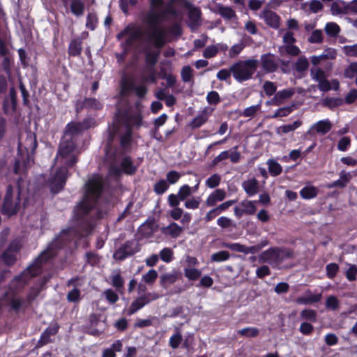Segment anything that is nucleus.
Segmentation results:
<instances>
[{
	"instance_id": "obj_1",
	"label": "nucleus",
	"mask_w": 357,
	"mask_h": 357,
	"mask_svg": "<svg viewBox=\"0 0 357 357\" xmlns=\"http://www.w3.org/2000/svg\"><path fill=\"white\" fill-rule=\"evenodd\" d=\"M167 14L175 15L176 10L172 7H168L160 13H149L143 19L144 29L129 24L117 35V38L123 39L126 45H132L139 41H145L153 45H165L174 42L181 36L182 29L178 23L170 26L160 25V17Z\"/></svg>"
},
{
	"instance_id": "obj_2",
	"label": "nucleus",
	"mask_w": 357,
	"mask_h": 357,
	"mask_svg": "<svg viewBox=\"0 0 357 357\" xmlns=\"http://www.w3.org/2000/svg\"><path fill=\"white\" fill-rule=\"evenodd\" d=\"M89 126L88 121H84L83 123L71 122L66 126L55 158V165L59 166V169L50 180V187L54 193H57L64 186L68 176L67 167H72L77 162L78 151L73 141V137Z\"/></svg>"
},
{
	"instance_id": "obj_3",
	"label": "nucleus",
	"mask_w": 357,
	"mask_h": 357,
	"mask_svg": "<svg viewBox=\"0 0 357 357\" xmlns=\"http://www.w3.org/2000/svg\"><path fill=\"white\" fill-rule=\"evenodd\" d=\"M104 184L103 178L98 174L92 175L85 185V194L83 200L76 206L74 217L81 220L84 216L89 218H100L105 212L100 208L98 202Z\"/></svg>"
},
{
	"instance_id": "obj_4",
	"label": "nucleus",
	"mask_w": 357,
	"mask_h": 357,
	"mask_svg": "<svg viewBox=\"0 0 357 357\" xmlns=\"http://www.w3.org/2000/svg\"><path fill=\"white\" fill-rule=\"evenodd\" d=\"M27 181L20 177L15 185H8L4 195L2 212L8 215H12L19 211L21 206V199L26 190H28Z\"/></svg>"
},
{
	"instance_id": "obj_5",
	"label": "nucleus",
	"mask_w": 357,
	"mask_h": 357,
	"mask_svg": "<svg viewBox=\"0 0 357 357\" xmlns=\"http://www.w3.org/2000/svg\"><path fill=\"white\" fill-rule=\"evenodd\" d=\"M50 251H44L28 268L17 276L10 283V289H21L27 283L28 280L37 275L40 271L41 264L51 257Z\"/></svg>"
},
{
	"instance_id": "obj_6",
	"label": "nucleus",
	"mask_w": 357,
	"mask_h": 357,
	"mask_svg": "<svg viewBox=\"0 0 357 357\" xmlns=\"http://www.w3.org/2000/svg\"><path fill=\"white\" fill-rule=\"evenodd\" d=\"M292 257V252L287 248H271L259 255L260 262L278 265L285 259Z\"/></svg>"
},
{
	"instance_id": "obj_7",
	"label": "nucleus",
	"mask_w": 357,
	"mask_h": 357,
	"mask_svg": "<svg viewBox=\"0 0 357 357\" xmlns=\"http://www.w3.org/2000/svg\"><path fill=\"white\" fill-rule=\"evenodd\" d=\"M257 67V61L254 59L238 62L231 67L233 77L238 82H243L251 77Z\"/></svg>"
},
{
	"instance_id": "obj_8",
	"label": "nucleus",
	"mask_w": 357,
	"mask_h": 357,
	"mask_svg": "<svg viewBox=\"0 0 357 357\" xmlns=\"http://www.w3.org/2000/svg\"><path fill=\"white\" fill-rule=\"evenodd\" d=\"M158 298V296L155 294L148 293L139 296L130 305L128 314H132L139 310L142 309L144 306L149 303L151 301Z\"/></svg>"
},
{
	"instance_id": "obj_9",
	"label": "nucleus",
	"mask_w": 357,
	"mask_h": 357,
	"mask_svg": "<svg viewBox=\"0 0 357 357\" xmlns=\"http://www.w3.org/2000/svg\"><path fill=\"white\" fill-rule=\"evenodd\" d=\"M187 8L188 9V15L189 19L188 24L191 29H196L201 25V10L199 8L195 7L191 4L188 5Z\"/></svg>"
},
{
	"instance_id": "obj_10",
	"label": "nucleus",
	"mask_w": 357,
	"mask_h": 357,
	"mask_svg": "<svg viewBox=\"0 0 357 357\" xmlns=\"http://www.w3.org/2000/svg\"><path fill=\"white\" fill-rule=\"evenodd\" d=\"M260 17L264 19L265 23L270 27L278 29L280 26V17L275 12L264 9L260 14Z\"/></svg>"
},
{
	"instance_id": "obj_11",
	"label": "nucleus",
	"mask_w": 357,
	"mask_h": 357,
	"mask_svg": "<svg viewBox=\"0 0 357 357\" xmlns=\"http://www.w3.org/2000/svg\"><path fill=\"white\" fill-rule=\"evenodd\" d=\"M295 93L294 89H286L278 91L274 96L271 102H268L267 104H273L274 105H280L289 100Z\"/></svg>"
},
{
	"instance_id": "obj_12",
	"label": "nucleus",
	"mask_w": 357,
	"mask_h": 357,
	"mask_svg": "<svg viewBox=\"0 0 357 357\" xmlns=\"http://www.w3.org/2000/svg\"><path fill=\"white\" fill-rule=\"evenodd\" d=\"M331 128L332 123L328 119L321 120L312 125L307 133L312 135L315 132L321 135H325Z\"/></svg>"
},
{
	"instance_id": "obj_13",
	"label": "nucleus",
	"mask_w": 357,
	"mask_h": 357,
	"mask_svg": "<svg viewBox=\"0 0 357 357\" xmlns=\"http://www.w3.org/2000/svg\"><path fill=\"white\" fill-rule=\"evenodd\" d=\"M20 249L17 242H13L9 248L3 253L2 259L8 265L13 264L16 260V253Z\"/></svg>"
},
{
	"instance_id": "obj_14",
	"label": "nucleus",
	"mask_w": 357,
	"mask_h": 357,
	"mask_svg": "<svg viewBox=\"0 0 357 357\" xmlns=\"http://www.w3.org/2000/svg\"><path fill=\"white\" fill-rule=\"evenodd\" d=\"M261 63L263 68L268 71H275L279 65V59L273 54H264L261 57Z\"/></svg>"
},
{
	"instance_id": "obj_15",
	"label": "nucleus",
	"mask_w": 357,
	"mask_h": 357,
	"mask_svg": "<svg viewBox=\"0 0 357 357\" xmlns=\"http://www.w3.org/2000/svg\"><path fill=\"white\" fill-rule=\"evenodd\" d=\"M242 188L248 196L252 197L258 193L259 185L258 181L252 177L244 181L242 183Z\"/></svg>"
},
{
	"instance_id": "obj_16",
	"label": "nucleus",
	"mask_w": 357,
	"mask_h": 357,
	"mask_svg": "<svg viewBox=\"0 0 357 357\" xmlns=\"http://www.w3.org/2000/svg\"><path fill=\"white\" fill-rule=\"evenodd\" d=\"M225 190L218 188L213 191L206 198V204L207 206H213L217 202L223 201L226 197Z\"/></svg>"
},
{
	"instance_id": "obj_17",
	"label": "nucleus",
	"mask_w": 357,
	"mask_h": 357,
	"mask_svg": "<svg viewBox=\"0 0 357 357\" xmlns=\"http://www.w3.org/2000/svg\"><path fill=\"white\" fill-rule=\"evenodd\" d=\"M37 146V142L35 135L33 133H28L26 139L22 143L19 144V149L22 150L23 149L29 153H33Z\"/></svg>"
},
{
	"instance_id": "obj_18",
	"label": "nucleus",
	"mask_w": 357,
	"mask_h": 357,
	"mask_svg": "<svg viewBox=\"0 0 357 357\" xmlns=\"http://www.w3.org/2000/svg\"><path fill=\"white\" fill-rule=\"evenodd\" d=\"M178 278V273L176 271L166 273L160 276V283L165 289L174 284Z\"/></svg>"
},
{
	"instance_id": "obj_19",
	"label": "nucleus",
	"mask_w": 357,
	"mask_h": 357,
	"mask_svg": "<svg viewBox=\"0 0 357 357\" xmlns=\"http://www.w3.org/2000/svg\"><path fill=\"white\" fill-rule=\"evenodd\" d=\"M321 299V294H313L311 292L308 291L306 294L296 299V303L298 304L307 305V304H312L317 302H319Z\"/></svg>"
},
{
	"instance_id": "obj_20",
	"label": "nucleus",
	"mask_w": 357,
	"mask_h": 357,
	"mask_svg": "<svg viewBox=\"0 0 357 357\" xmlns=\"http://www.w3.org/2000/svg\"><path fill=\"white\" fill-rule=\"evenodd\" d=\"M122 89L124 91H128L130 90H135L137 94L142 97L145 95L146 93V89L144 86H135L134 84L132 81L124 79L122 82Z\"/></svg>"
},
{
	"instance_id": "obj_21",
	"label": "nucleus",
	"mask_w": 357,
	"mask_h": 357,
	"mask_svg": "<svg viewBox=\"0 0 357 357\" xmlns=\"http://www.w3.org/2000/svg\"><path fill=\"white\" fill-rule=\"evenodd\" d=\"M112 285L116 289L117 291H121L123 288L124 280L121 275L119 270H114L109 277Z\"/></svg>"
},
{
	"instance_id": "obj_22",
	"label": "nucleus",
	"mask_w": 357,
	"mask_h": 357,
	"mask_svg": "<svg viewBox=\"0 0 357 357\" xmlns=\"http://www.w3.org/2000/svg\"><path fill=\"white\" fill-rule=\"evenodd\" d=\"M161 231L165 235L170 236L172 238H176L181 234L182 228L176 223L172 222L168 226L162 227Z\"/></svg>"
},
{
	"instance_id": "obj_23",
	"label": "nucleus",
	"mask_w": 357,
	"mask_h": 357,
	"mask_svg": "<svg viewBox=\"0 0 357 357\" xmlns=\"http://www.w3.org/2000/svg\"><path fill=\"white\" fill-rule=\"evenodd\" d=\"M351 176L349 173H345L344 172H342L340 174V178L337 181H335L327 185L328 188H344L347 185V184L350 181Z\"/></svg>"
},
{
	"instance_id": "obj_24",
	"label": "nucleus",
	"mask_w": 357,
	"mask_h": 357,
	"mask_svg": "<svg viewBox=\"0 0 357 357\" xmlns=\"http://www.w3.org/2000/svg\"><path fill=\"white\" fill-rule=\"evenodd\" d=\"M319 83V89L322 91H328L329 90H337L340 86V83L337 79H333L331 82H329L328 79L324 78L321 79Z\"/></svg>"
},
{
	"instance_id": "obj_25",
	"label": "nucleus",
	"mask_w": 357,
	"mask_h": 357,
	"mask_svg": "<svg viewBox=\"0 0 357 357\" xmlns=\"http://www.w3.org/2000/svg\"><path fill=\"white\" fill-rule=\"evenodd\" d=\"M217 10L218 13L226 20H231L234 17H236L235 11L230 7L219 4L217 6Z\"/></svg>"
},
{
	"instance_id": "obj_26",
	"label": "nucleus",
	"mask_w": 357,
	"mask_h": 357,
	"mask_svg": "<svg viewBox=\"0 0 357 357\" xmlns=\"http://www.w3.org/2000/svg\"><path fill=\"white\" fill-rule=\"evenodd\" d=\"M336 56V52L333 48H328L325 50L324 53L319 55V56H313L312 62L315 65L318 63L322 59H334Z\"/></svg>"
},
{
	"instance_id": "obj_27",
	"label": "nucleus",
	"mask_w": 357,
	"mask_h": 357,
	"mask_svg": "<svg viewBox=\"0 0 357 357\" xmlns=\"http://www.w3.org/2000/svg\"><path fill=\"white\" fill-rule=\"evenodd\" d=\"M318 190L314 186H306L300 191L301 196L305 199H310L317 195Z\"/></svg>"
},
{
	"instance_id": "obj_28",
	"label": "nucleus",
	"mask_w": 357,
	"mask_h": 357,
	"mask_svg": "<svg viewBox=\"0 0 357 357\" xmlns=\"http://www.w3.org/2000/svg\"><path fill=\"white\" fill-rule=\"evenodd\" d=\"M70 9L74 15L77 16L82 15L84 10V3L81 0H73Z\"/></svg>"
},
{
	"instance_id": "obj_29",
	"label": "nucleus",
	"mask_w": 357,
	"mask_h": 357,
	"mask_svg": "<svg viewBox=\"0 0 357 357\" xmlns=\"http://www.w3.org/2000/svg\"><path fill=\"white\" fill-rule=\"evenodd\" d=\"M267 165L268 167V171L272 176H278L282 172V166L275 160H268L267 161Z\"/></svg>"
},
{
	"instance_id": "obj_30",
	"label": "nucleus",
	"mask_w": 357,
	"mask_h": 357,
	"mask_svg": "<svg viewBox=\"0 0 357 357\" xmlns=\"http://www.w3.org/2000/svg\"><path fill=\"white\" fill-rule=\"evenodd\" d=\"M185 276L190 280H196L202 274L201 271L194 267H185L184 268Z\"/></svg>"
},
{
	"instance_id": "obj_31",
	"label": "nucleus",
	"mask_w": 357,
	"mask_h": 357,
	"mask_svg": "<svg viewBox=\"0 0 357 357\" xmlns=\"http://www.w3.org/2000/svg\"><path fill=\"white\" fill-rule=\"evenodd\" d=\"M158 275V272L155 270L151 269L142 275V280L147 284L152 285L155 282Z\"/></svg>"
},
{
	"instance_id": "obj_32",
	"label": "nucleus",
	"mask_w": 357,
	"mask_h": 357,
	"mask_svg": "<svg viewBox=\"0 0 357 357\" xmlns=\"http://www.w3.org/2000/svg\"><path fill=\"white\" fill-rule=\"evenodd\" d=\"M325 31L329 37H336L340 31V28L335 22H328L326 24Z\"/></svg>"
},
{
	"instance_id": "obj_33",
	"label": "nucleus",
	"mask_w": 357,
	"mask_h": 357,
	"mask_svg": "<svg viewBox=\"0 0 357 357\" xmlns=\"http://www.w3.org/2000/svg\"><path fill=\"white\" fill-rule=\"evenodd\" d=\"M255 202L250 200H243L241 202L240 206L242 207L245 214H254L256 211Z\"/></svg>"
},
{
	"instance_id": "obj_34",
	"label": "nucleus",
	"mask_w": 357,
	"mask_h": 357,
	"mask_svg": "<svg viewBox=\"0 0 357 357\" xmlns=\"http://www.w3.org/2000/svg\"><path fill=\"white\" fill-rule=\"evenodd\" d=\"M301 125V122L299 121H296L291 124L284 125L278 128V133H288L289 132L294 131L298 128H299Z\"/></svg>"
},
{
	"instance_id": "obj_35",
	"label": "nucleus",
	"mask_w": 357,
	"mask_h": 357,
	"mask_svg": "<svg viewBox=\"0 0 357 357\" xmlns=\"http://www.w3.org/2000/svg\"><path fill=\"white\" fill-rule=\"evenodd\" d=\"M261 102L252 105L245 108L243 112L241 114L242 116L244 117H252L257 112L261 109Z\"/></svg>"
},
{
	"instance_id": "obj_36",
	"label": "nucleus",
	"mask_w": 357,
	"mask_h": 357,
	"mask_svg": "<svg viewBox=\"0 0 357 357\" xmlns=\"http://www.w3.org/2000/svg\"><path fill=\"white\" fill-rule=\"evenodd\" d=\"M238 334L247 337H253L259 334V330L257 328L248 327L239 330Z\"/></svg>"
},
{
	"instance_id": "obj_37",
	"label": "nucleus",
	"mask_w": 357,
	"mask_h": 357,
	"mask_svg": "<svg viewBox=\"0 0 357 357\" xmlns=\"http://www.w3.org/2000/svg\"><path fill=\"white\" fill-rule=\"evenodd\" d=\"M220 181L221 176L218 174H214L206 180L205 183L209 188H215L219 185Z\"/></svg>"
},
{
	"instance_id": "obj_38",
	"label": "nucleus",
	"mask_w": 357,
	"mask_h": 357,
	"mask_svg": "<svg viewBox=\"0 0 357 357\" xmlns=\"http://www.w3.org/2000/svg\"><path fill=\"white\" fill-rule=\"evenodd\" d=\"M174 252L171 248H165L160 252V257L162 261L169 263L173 259Z\"/></svg>"
},
{
	"instance_id": "obj_39",
	"label": "nucleus",
	"mask_w": 357,
	"mask_h": 357,
	"mask_svg": "<svg viewBox=\"0 0 357 357\" xmlns=\"http://www.w3.org/2000/svg\"><path fill=\"white\" fill-rule=\"evenodd\" d=\"M340 301L335 296H330L326 300V308L331 310H336L339 308Z\"/></svg>"
},
{
	"instance_id": "obj_40",
	"label": "nucleus",
	"mask_w": 357,
	"mask_h": 357,
	"mask_svg": "<svg viewBox=\"0 0 357 357\" xmlns=\"http://www.w3.org/2000/svg\"><path fill=\"white\" fill-rule=\"evenodd\" d=\"M229 258V253L227 251H220L215 253H213L211 255V261L215 262H222L227 260Z\"/></svg>"
},
{
	"instance_id": "obj_41",
	"label": "nucleus",
	"mask_w": 357,
	"mask_h": 357,
	"mask_svg": "<svg viewBox=\"0 0 357 357\" xmlns=\"http://www.w3.org/2000/svg\"><path fill=\"white\" fill-rule=\"evenodd\" d=\"M351 139L349 137H342L337 142V148L339 151L345 152L351 146Z\"/></svg>"
},
{
	"instance_id": "obj_42",
	"label": "nucleus",
	"mask_w": 357,
	"mask_h": 357,
	"mask_svg": "<svg viewBox=\"0 0 357 357\" xmlns=\"http://www.w3.org/2000/svg\"><path fill=\"white\" fill-rule=\"evenodd\" d=\"M192 194L191 187L188 185H182L178 191V195L180 197V199L182 201L185 200L189 196Z\"/></svg>"
},
{
	"instance_id": "obj_43",
	"label": "nucleus",
	"mask_w": 357,
	"mask_h": 357,
	"mask_svg": "<svg viewBox=\"0 0 357 357\" xmlns=\"http://www.w3.org/2000/svg\"><path fill=\"white\" fill-rule=\"evenodd\" d=\"M325 106L332 109L340 106L342 103V100L340 98H326L323 100Z\"/></svg>"
},
{
	"instance_id": "obj_44",
	"label": "nucleus",
	"mask_w": 357,
	"mask_h": 357,
	"mask_svg": "<svg viewBox=\"0 0 357 357\" xmlns=\"http://www.w3.org/2000/svg\"><path fill=\"white\" fill-rule=\"evenodd\" d=\"M308 41L311 43H321L323 41V33L321 30H314L312 32L311 36L308 38Z\"/></svg>"
},
{
	"instance_id": "obj_45",
	"label": "nucleus",
	"mask_w": 357,
	"mask_h": 357,
	"mask_svg": "<svg viewBox=\"0 0 357 357\" xmlns=\"http://www.w3.org/2000/svg\"><path fill=\"white\" fill-rule=\"evenodd\" d=\"M311 76L312 78L317 82L326 78L324 70L317 67L311 69Z\"/></svg>"
},
{
	"instance_id": "obj_46",
	"label": "nucleus",
	"mask_w": 357,
	"mask_h": 357,
	"mask_svg": "<svg viewBox=\"0 0 357 357\" xmlns=\"http://www.w3.org/2000/svg\"><path fill=\"white\" fill-rule=\"evenodd\" d=\"M121 167L123 170L127 174H131L135 172V167L129 158H125L123 160Z\"/></svg>"
},
{
	"instance_id": "obj_47",
	"label": "nucleus",
	"mask_w": 357,
	"mask_h": 357,
	"mask_svg": "<svg viewBox=\"0 0 357 357\" xmlns=\"http://www.w3.org/2000/svg\"><path fill=\"white\" fill-rule=\"evenodd\" d=\"M125 133L121 137V144L123 147L126 148L130 143L131 139V130L128 126H125Z\"/></svg>"
},
{
	"instance_id": "obj_48",
	"label": "nucleus",
	"mask_w": 357,
	"mask_h": 357,
	"mask_svg": "<svg viewBox=\"0 0 357 357\" xmlns=\"http://www.w3.org/2000/svg\"><path fill=\"white\" fill-rule=\"evenodd\" d=\"M181 75L184 82H190L192 77V69L188 66H184L181 70Z\"/></svg>"
},
{
	"instance_id": "obj_49",
	"label": "nucleus",
	"mask_w": 357,
	"mask_h": 357,
	"mask_svg": "<svg viewBox=\"0 0 357 357\" xmlns=\"http://www.w3.org/2000/svg\"><path fill=\"white\" fill-rule=\"evenodd\" d=\"M201 199L199 197H192L185 202L184 206L188 209H197L199 208Z\"/></svg>"
},
{
	"instance_id": "obj_50",
	"label": "nucleus",
	"mask_w": 357,
	"mask_h": 357,
	"mask_svg": "<svg viewBox=\"0 0 357 357\" xmlns=\"http://www.w3.org/2000/svg\"><path fill=\"white\" fill-rule=\"evenodd\" d=\"M103 294L105 295L107 301L110 303H115L119 300L117 294L111 289H106Z\"/></svg>"
},
{
	"instance_id": "obj_51",
	"label": "nucleus",
	"mask_w": 357,
	"mask_h": 357,
	"mask_svg": "<svg viewBox=\"0 0 357 357\" xmlns=\"http://www.w3.org/2000/svg\"><path fill=\"white\" fill-rule=\"evenodd\" d=\"M168 189V185L165 180H160L154 185V191L158 195L163 194Z\"/></svg>"
},
{
	"instance_id": "obj_52",
	"label": "nucleus",
	"mask_w": 357,
	"mask_h": 357,
	"mask_svg": "<svg viewBox=\"0 0 357 357\" xmlns=\"http://www.w3.org/2000/svg\"><path fill=\"white\" fill-rule=\"evenodd\" d=\"M207 119H208V116L205 113L202 114L197 116V117H195L192 120L191 125L193 128H199L207 121Z\"/></svg>"
},
{
	"instance_id": "obj_53",
	"label": "nucleus",
	"mask_w": 357,
	"mask_h": 357,
	"mask_svg": "<svg viewBox=\"0 0 357 357\" xmlns=\"http://www.w3.org/2000/svg\"><path fill=\"white\" fill-rule=\"evenodd\" d=\"M182 341V335L179 333L174 334L169 338V345L172 349H176Z\"/></svg>"
},
{
	"instance_id": "obj_54",
	"label": "nucleus",
	"mask_w": 357,
	"mask_h": 357,
	"mask_svg": "<svg viewBox=\"0 0 357 357\" xmlns=\"http://www.w3.org/2000/svg\"><path fill=\"white\" fill-rule=\"evenodd\" d=\"M263 89L264 90L265 93L267 96H270L275 93L277 87L273 82L266 81L264 84Z\"/></svg>"
},
{
	"instance_id": "obj_55",
	"label": "nucleus",
	"mask_w": 357,
	"mask_h": 357,
	"mask_svg": "<svg viewBox=\"0 0 357 357\" xmlns=\"http://www.w3.org/2000/svg\"><path fill=\"white\" fill-rule=\"evenodd\" d=\"M349 268L346 271V277L349 281H354L356 279L357 267L353 264H348Z\"/></svg>"
},
{
	"instance_id": "obj_56",
	"label": "nucleus",
	"mask_w": 357,
	"mask_h": 357,
	"mask_svg": "<svg viewBox=\"0 0 357 357\" xmlns=\"http://www.w3.org/2000/svg\"><path fill=\"white\" fill-rule=\"evenodd\" d=\"M326 269L328 278H333L336 275L339 267L337 264L330 263L326 266Z\"/></svg>"
},
{
	"instance_id": "obj_57",
	"label": "nucleus",
	"mask_w": 357,
	"mask_h": 357,
	"mask_svg": "<svg viewBox=\"0 0 357 357\" xmlns=\"http://www.w3.org/2000/svg\"><path fill=\"white\" fill-rule=\"evenodd\" d=\"M237 146L233 147L229 151V158L233 163H237L241 159V153L237 151Z\"/></svg>"
},
{
	"instance_id": "obj_58",
	"label": "nucleus",
	"mask_w": 357,
	"mask_h": 357,
	"mask_svg": "<svg viewBox=\"0 0 357 357\" xmlns=\"http://www.w3.org/2000/svg\"><path fill=\"white\" fill-rule=\"evenodd\" d=\"M316 312L312 310H303L301 312V316L303 319H307L311 321H314L316 320Z\"/></svg>"
},
{
	"instance_id": "obj_59",
	"label": "nucleus",
	"mask_w": 357,
	"mask_h": 357,
	"mask_svg": "<svg viewBox=\"0 0 357 357\" xmlns=\"http://www.w3.org/2000/svg\"><path fill=\"white\" fill-rule=\"evenodd\" d=\"M207 102L209 104L217 105L220 101V98L218 92L212 91L207 94Z\"/></svg>"
},
{
	"instance_id": "obj_60",
	"label": "nucleus",
	"mask_w": 357,
	"mask_h": 357,
	"mask_svg": "<svg viewBox=\"0 0 357 357\" xmlns=\"http://www.w3.org/2000/svg\"><path fill=\"white\" fill-rule=\"evenodd\" d=\"M292 112L291 107H284L278 109L275 114L272 116V118L283 117L288 116Z\"/></svg>"
},
{
	"instance_id": "obj_61",
	"label": "nucleus",
	"mask_w": 357,
	"mask_h": 357,
	"mask_svg": "<svg viewBox=\"0 0 357 357\" xmlns=\"http://www.w3.org/2000/svg\"><path fill=\"white\" fill-rule=\"evenodd\" d=\"M357 74V63H353L345 70L344 75L347 78H353Z\"/></svg>"
},
{
	"instance_id": "obj_62",
	"label": "nucleus",
	"mask_w": 357,
	"mask_h": 357,
	"mask_svg": "<svg viewBox=\"0 0 357 357\" xmlns=\"http://www.w3.org/2000/svg\"><path fill=\"white\" fill-rule=\"evenodd\" d=\"M324 8V5L319 0H312L310 3V10L313 13L321 11Z\"/></svg>"
},
{
	"instance_id": "obj_63",
	"label": "nucleus",
	"mask_w": 357,
	"mask_h": 357,
	"mask_svg": "<svg viewBox=\"0 0 357 357\" xmlns=\"http://www.w3.org/2000/svg\"><path fill=\"white\" fill-rule=\"evenodd\" d=\"M181 174L176 171H170L167 174V180L170 184L176 183L181 178Z\"/></svg>"
},
{
	"instance_id": "obj_64",
	"label": "nucleus",
	"mask_w": 357,
	"mask_h": 357,
	"mask_svg": "<svg viewBox=\"0 0 357 357\" xmlns=\"http://www.w3.org/2000/svg\"><path fill=\"white\" fill-rule=\"evenodd\" d=\"M217 224L222 228H228L232 226V220L225 216H221L217 220Z\"/></svg>"
}]
</instances>
